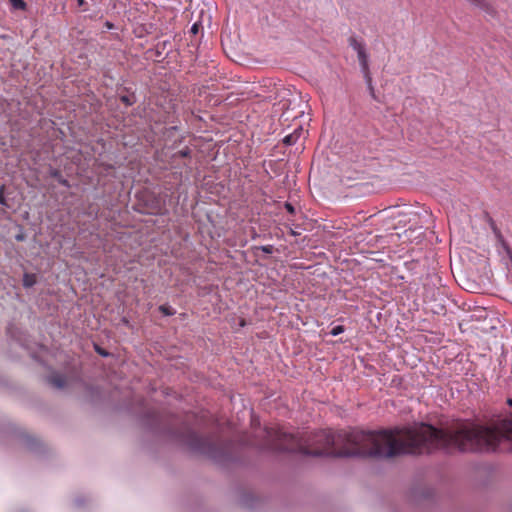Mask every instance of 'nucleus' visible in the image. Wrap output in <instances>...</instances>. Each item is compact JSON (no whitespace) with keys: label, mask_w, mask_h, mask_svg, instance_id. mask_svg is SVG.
Segmentation results:
<instances>
[{"label":"nucleus","mask_w":512,"mask_h":512,"mask_svg":"<svg viewBox=\"0 0 512 512\" xmlns=\"http://www.w3.org/2000/svg\"><path fill=\"white\" fill-rule=\"evenodd\" d=\"M503 439L512 449V420L504 421L500 427L458 422L438 429L421 423L392 430H321L301 436L271 427L264 430L262 443L251 441L248 444L311 456L393 458L402 454H428L438 449L490 452L495 451Z\"/></svg>","instance_id":"obj_1"},{"label":"nucleus","mask_w":512,"mask_h":512,"mask_svg":"<svg viewBox=\"0 0 512 512\" xmlns=\"http://www.w3.org/2000/svg\"><path fill=\"white\" fill-rule=\"evenodd\" d=\"M185 442L194 451L216 457V445L210 439L203 438L195 432H189Z\"/></svg>","instance_id":"obj_2"},{"label":"nucleus","mask_w":512,"mask_h":512,"mask_svg":"<svg viewBox=\"0 0 512 512\" xmlns=\"http://www.w3.org/2000/svg\"><path fill=\"white\" fill-rule=\"evenodd\" d=\"M357 56H358V60H359L361 70L363 72L366 84L369 89V92H370L371 96L373 98H375V90H374V87L372 84V77H371L370 70H369L368 55L366 53V50L364 49L363 51H359V53H357Z\"/></svg>","instance_id":"obj_3"},{"label":"nucleus","mask_w":512,"mask_h":512,"mask_svg":"<svg viewBox=\"0 0 512 512\" xmlns=\"http://www.w3.org/2000/svg\"><path fill=\"white\" fill-rule=\"evenodd\" d=\"M49 383L56 388H63L66 386V378L61 374H53L48 379Z\"/></svg>","instance_id":"obj_4"},{"label":"nucleus","mask_w":512,"mask_h":512,"mask_svg":"<svg viewBox=\"0 0 512 512\" xmlns=\"http://www.w3.org/2000/svg\"><path fill=\"white\" fill-rule=\"evenodd\" d=\"M474 5L484 10L488 14L493 15L495 10L493 6L487 0H470Z\"/></svg>","instance_id":"obj_5"},{"label":"nucleus","mask_w":512,"mask_h":512,"mask_svg":"<svg viewBox=\"0 0 512 512\" xmlns=\"http://www.w3.org/2000/svg\"><path fill=\"white\" fill-rule=\"evenodd\" d=\"M349 44L357 53L365 49V45L362 42L358 41L355 37L349 38Z\"/></svg>","instance_id":"obj_6"},{"label":"nucleus","mask_w":512,"mask_h":512,"mask_svg":"<svg viewBox=\"0 0 512 512\" xmlns=\"http://www.w3.org/2000/svg\"><path fill=\"white\" fill-rule=\"evenodd\" d=\"M36 283L35 275L25 274L23 277V285L25 287H31Z\"/></svg>","instance_id":"obj_7"},{"label":"nucleus","mask_w":512,"mask_h":512,"mask_svg":"<svg viewBox=\"0 0 512 512\" xmlns=\"http://www.w3.org/2000/svg\"><path fill=\"white\" fill-rule=\"evenodd\" d=\"M159 310L163 315H166V316H171V315L175 314V310L168 305H161L159 307Z\"/></svg>","instance_id":"obj_8"},{"label":"nucleus","mask_w":512,"mask_h":512,"mask_svg":"<svg viewBox=\"0 0 512 512\" xmlns=\"http://www.w3.org/2000/svg\"><path fill=\"white\" fill-rule=\"evenodd\" d=\"M9 1L15 9L24 10L26 8V3L24 2V0H9Z\"/></svg>","instance_id":"obj_9"},{"label":"nucleus","mask_w":512,"mask_h":512,"mask_svg":"<svg viewBox=\"0 0 512 512\" xmlns=\"http://www.w3.org/2000/svg\"><path fill=\"white\" fill-rule=\"evenodd\" d=\"M297 141V136L293 134H289L284 137L283 142L286 145H293Z\"/></svg>","instance_id":"obj_10"},{"label":"nucleus","mask_w":512,"mask_h":512,"mask_svg":"<svg viewBox=\"0 0 512 512\" xmlns=\"http://www.w3.org/2000/svg\"><path fill=\"white\" fill-rule=\"evenodd\" d=\"M343 332H344V327L342 325H337L332 328V330L330 331V334L333 336H337Z\"/></svg>","instance_id":"obj_11"},{"label":"nucleus","mask_w":512,"mask_h":512,"mask_svg":"<svg viewBox=\"0 0 512 512\" xmlns=\"http://www.w3.org/2000/svg\"><path fill=\"white\" fill-rule=\"evenodd\" d=\"M200 27H201V24H200V23H198V22H196V23H194V24L192 25V27H191V29H190V32H191L193 35H196V34H198Z\"/></svg>","instance_id":"obj_12"},{"label":"nucleus","mask_w":512,"mask_h":512,"mask_svg":"<svg viewBox=\"0 0 512 512\" xmlns=\"http://www.w3.org/2000/svg\"><path fill=\"white\" fill-rule=\"evenodd\" d=\"M285 208H286V209H287V211H288L289 213H291V214H293V213L295 212L294 207H293V206H292V204H290V203H286V204H285Z\"/></svg>","instance_id":"obj_13"},{"label":"nucleus","mask_w":512,"mask_h":512,"mask_svg":"<svg viewBox=\"0 0 512 512\" xmlns=\"http://www.w3.org/2000/svg\"><path fill=\"white\" fill-rule=\"evenodd\" d=\"M262 250L266 253H271L272 252V247L271 246H264L262 247Z\"/></svg>","instance_id":"obj_14"},{"label":"nucleus","mask_w":512,"mask_h":512,"mask_svg":"<svg viewBox=\"0 0 512 512\" xmlns=\"http://www.w3.org/2000/svg\"><path fill=\"white\" fill-rule=\"evenodd\" d=\"M122 101L125 102L127 105H131L132 102H130L129 98L127 96H123L122 98Z\"/></svg>","instance_id":"obj_15"},{"label":"nucleus","mask_w":512,"mask_h":512,"mask_svg":"<svg viewBox=\"0 0 512 512\" xmlns=\"http://www.w3.org/2000/svg\"><path fill=\"white\" fill-rule=\"evenodd\" d=\"M4 201H5V200H4L3 193H2V191H0V203H1V204H4Z\"/></svg>","instance_id":"obj_16"},{"label":"nucleus","mask_w":512,"mask_h":512,"mask_svg":"<svg viewBox=\"0 0 512 512\" xmlns=\"http://www.w3.org/2000/svg\"><path fill=\"white\" fill-rule=\"evenodd\" d=\"M79 6H83L86 2L85 0H77Z\"/></svg>","instance_id":"obj_17"},{"label":"nucleus","mask_w":512,"mask_h":512,"mask_svg":"<svg viewBox=\"0 0 512 512\" xmlns=\"http://www.w3.org/2000/svg\"><path fill=\"white\" fill-rule=\"evenodd\" d=\"M239 325H240L241 327H244V326L246 325L245 320H244V319H241V320H240Z\"/></svg>","instance_id":"obj_18"},{"label":"nucleus","mask_w":512,"mask_h":512,"mask_svg":"<svg viewBox=\"0 0 512 512\" xmlns=\"http://www.w3.org/2000/svg\"><path fill=\"white\" fill-rule=\"evenodd\" d=\"M97 351H98L101 355H103V356H106V355H107V353H106V352H104L103 350L97 349Z\"/></svg>","instance_id":"obj_19"}]
</instances>
